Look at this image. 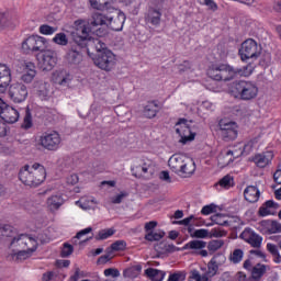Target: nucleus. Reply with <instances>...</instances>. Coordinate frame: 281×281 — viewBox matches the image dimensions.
Wrapping results in <instances>:
<instances>
[{
  "label": "nucleus",
  "mask_w": 281,
  "mask_h": 281,
  "mask_svg": "<svg viewBox=\"0 0 281 281\" xmlns=\"http://www.w3.org/2000/svg\"><path fill=\"white\" fill-rule=\"evenodd\" d=\"M18 177L23 186L38 188L45 181L47 173L45 172V167L41 164H34L33 166L24 165L19 170Z\"/></svg>",
  "instance_id": "f257e3e1"
},
{
  "label": "nucleus",
  "mask_w": 281,
  "mask_h": 281,
  "mask_svg": "<svg viewBox=\"0 0 281 281\" xmlns=\"http://www.w3.org/2000/svg\"><path fill=\"white\" fill-rule=\"evenodd\" d=\"M207 76L213 80L228 82V80H234L236 76H247V67L234 69L229 65L212 64L207 69Z\"/></svg>",
  "instance_id": "f03ea898"
},
{
  "label": "nucleus",
  "mask_w": 281,
  "mask_h": 281,
  "mask_svg": "<svg viewBox=\"0 0 281 281\" xmlns=\"http://www.w3.org/2000/svg\"><path fill=\"white\" fill-rule=\"evenodd\" d=\"M93 63L103 71H111L115 65V54L106 49V44L101 43L99 40H97V55L93 58Z\"/></svg>",
  "instance_id": "7ed1b4c3"
},
{
  "label": "nucleus",
  "mask_w": 281,
  "mask_h": 281,
  "mask_svg": "<svg viewBox=\"0 0 281 281\" xmlns=\"http://www.w3.org/2000/svg\"><path fill=\"white\" fill-rule=\"evenodd\" d=\"M196 131H199V126H196L194 122L188 121L187 119H179V121L176 123V133L180 137V144L194 142Z\"/></svg>",
  "instance_id": "20e7f679"
},
{
  "label": "nucleus",
  "mask_w": 281,
  "mask_h": 281,
  "mask_svg": "<svg viewBox=\"0 0 281 281\" xmlns=\"http://www.w3.org/2000/svg\"><path fill=\"white\" fill-rule=\"evenodd\" d=\"M61 143L63 138L57 131H47L40 136V146L45 150H58Z\"/></svg>",
  "instance_id": "39448f33"
},
{
  "label": "nucleus",
  "mask_w": 281,
  "mask_h": 281,
  "mask_svg": "<svg viewBox=\"0 0 281 281\" xmlns=\"http://www.w3.org/2000/svg\"><path fill=\"white\" fill-rule=\"evenodd\" d=\"M47 38L38 35H32L22 43V49L25 54H30V52H41L42 54V52L47 49Z\"/></svg>",
  "instance_id": "423d86ee"
},
{
  "label": "nucleus",
  "mask_w": 281,
  "mask_h": 281,
  "mask_svg": "<svg viewBox=\"0 0 281 281\" xmlns=\"http://www.w3.org/2000/svg\"><path fill=\"white\" fill-rule=\"evenodd\" d=\"M260 54H262V46L260 43L255 38H247V60L248 65H252L250 69H248L249 74L254 72V67H256L254 64L260 58Z\"/></svg>",
  "instance_id": "0eeeda50"
},
{
  "label": "nucleus",
  "mask_w": 281,
  "mask_h": 281,
  "mask_svg": "<svg viewBox=\"0 0 281 281\" xmlns=\"http://www.w3.org/2000/svg\"><path fill=\"white\" fill-rule=\"evenodd\" d=\"M220 135L223 142H234V139L238 137V125L236 124V122L221 120Z\"/></svg>",
  "instance_id": "6e6552de"
},
{
  "label": "nucleus",
  "mask_w": 281,
  "mask_h": 281,
  "mask_svg": "<svg viewBox=\"0 0 281 281\" xmlns=\"http://www.w3.org/2000/svg\"><path fill=\"white\" fill-rule=\"evenodd\" d=\"M74 30L75 32L71 33L72 42L87 44L89 41V26H87V21L76 20Z\"/></svg>",
  "instance_id": "1a4fd4ad"
},
{
  "label": "nucleus",
  "mask_w": 281,
  "mask_h": 281,
  "mask_svg": "<svg viewBox=\"0 0 281 281\" xmlns=\"http://www.w3.org/2000/svg\"><path fill=\"white\" fill-rule=\"evenodd\" d=\"M87 47V44L81 42H70L66 59L70 65H79L82 60V49Z\"/></svg>",
  "instance_id": "9d476101"
},
{
  "label": "nucleus",
  "mask_w": 281,
  "mask_h": 281,
  "mask_svg": "<svg viewBox=\"0 0 281 281\" xmlns=\"http://www.w3.org/2000/svg\"><path fill=\"white\" fill-rule=\"evenodd\" d=\"M0 117L3 122H7V124H16L20 114L16 109L8 105V103L0 98Z\"/></svg>",
  "instance_id": "9b49d317"
},
{
  "label": "nucleus",
  "mask_w": 281,
  "mask_h": 281,
  "mask_svg": "<svg viewBox=\"0 0 281 281\" xmlns=\"http://www.w3.org/2000/svg\"><path fill=\"white\" fill-rule=\"evenodd\" d=\"M37 60L43 71H52L56 67L57 58L54 50H43L37 55Z\"/></svg>",
  "instance_id": "f8f14e48"
},
{
  "label": "nucleus",
  "mask_w": 281,
  "mask_h": 281,
  "mask_svg": "<svg viewBox=\"0 0 281 281\" xmlns=\"http://www.w3.org/2000/svg\"><path fill=\"white\" fill-rule=\"evenodd\" d=\"M9 95L18 104L27 99V87L21 82L12 83L9 89Z\"/></svg>",
  "instance_id": "ddd939ff"
},
{
  "label": "nucleus",
  "mask_w": 281,
  "mask_h": 281,
  "mask_svg": "<svg viewBox=\"0 0 281 281\" xmlns=\"http://www.w3.org/2000/svg\"><path fill=\"white\" fill-rule=\"evenodd\" d=\"M12 82V70L5 64H0V93H5Z\"/></svg>",
  "instance_id": "4468645a"
},
{
  "label": "nucleus",
  "mask_w": 281,
  "mask_h": 281,
  "mask_svg": "<svg viewBox=\"0 0 281 281\" xmlns=\"http://www.w3.org/2000/svg\"><path fill=\"white\" fill-rule=\"evenodd\" d=\"M229 91L233 98H237L238 100H247V81H235L231 86Z\"/></svg>",
  "instance_id": "2eb2a0df"
},
{
  "label": "nucleus",
  "mask_w": 281,
  "mask_h": 281,
  "mask_svg": "<svg viewBox=\"0 0 281 281\" xmlns=\"http://www.w3.org/2000/svg\"><path fill=\"white\" fill-rule=\"evenodd\" d=\"M36 78V65L32 61H24L23 74L21 76L22 82L25 85H32Z\"/></svg>",
  "instance_id": "dca6fc26"
},
{
  "label": "nucleus",
  "mask_w": 281,
  "mask_h": 281,
  "mask_svg": "<svg viewBox=\"0 0 281 281\" xmlns=\"http://www.w3.org/2000/svg\"><path fill=\"white\" fill-rule=\"evenodd\" d=\"M124 21H126V15L124 13H117L116 16L108 15L106 26L114 32H122L124 27Z\"/></svg>",
  "instance_id": "f3484780"
},
{
  "label": "nucleus",
  "mask_w": 281,
  "mask_h": 281,
  "mask_svg": "<svg viewBox=\"0 0 281 281\" xmlns=\"http://www.w3.org/2000/svg\"><path fill=\"white\" fill-rule=\"evenodd\" d=\"M195 171L196 164L192 158L187 157L184 162H182L180 171H178V177H182V179H188L189 177H192V175H194Z\"/></svg>",
  "instance_id": "a211bd4d"
},
{
  "label": "nucleus",
  "mask_w": 281,
  "mask_h": 281,
  "mask_svg": "<svg viewBox=\"0 0 281 281\" xmlns=\"http://www.w3.org/2000/svg\"><path fill=\"white\" fill-rule=\"evenodd\" d=\"M205 247H207V241L194 239L187 243L183 249H192L193 251H198L199 256H202V258H207V250H204Z\"/></svg>",
  "instance_id": "6ab92c4d"
},
{
  "label": "nucleus",
  "mask_w": 281,
  "mask_h": 281,
  "mask_svg": "<svg viewBox=\"0 0 281 281\" xmlns=\"http://www.w3.org/2000/svg\"><path fill=\"white\" fill-rule=\"evenodd\" d=\"M188 157L181 155V154H175L172 155L168 160V166L172 172L176 175H179V171L181 170L186 159Z\"/></svg>",
  "instance_id": "aec40b11"
},
{
  "label": "nucleus",
  "mask_w": 281,
  "mask_h": 281,
  "mask_svg": "<svg viewBox=\"0 0 281 281\" xmlns=\"http://www.w3.org/2000/svg\"><path fill=\"white\" fill-rule=\"evenodd\" d=\"M145 21L158 27L161 24V10L150 7L145 15Z\"/></svg>",
  "instance_id": "412c9836"
},
{
  "label": "nucleus",
  "mask_w": 281,
  "mask_h": 281,
  "mask_svg": "<svg viewBox=\"0 0 281 281\" xmlns=\"http://www.w3.org/2000/svg\"><path fill=\"white\" fill-rule=\"evenodd\" d=\"M271 159H273V154L267 153V154H258L249 158V161H252V164H255L257 168H267V166L271 164Z\"/></svg>",
  "instance_id": "4be33fe9"
},
{
  "label": "nucleus",
  "mask_w": 281,
  "mask_h": 281,
  "mask_svg": "<svg viewBox=\"0 0 281 281\" xmlns=\"http://www.w3.org/2000/svg\"><path fill=\"white\" fill-rule=\"evenodd\" d=\"M240 155H243V151L234 156V150L225 149L224 153L218 156V166H221V168H226V166L234 164V159L240 157Z\"/></svg>",
  "instance_id": "5701e85b"
},
{
  "label": "nucleus",
  "mask_w": 281,
  "mask_h": 281,
  "mask_svg": "<svg viewBox=\"0 0 281 281\" xmlns=\"http://www.w3.org/2000/svg\"><path fill=\"white\" fill-rule=\"evenodd\" d=\"M33 88L41 100L49 98V83L45 81H35Z\"/></svg>",
  "instance_id": "b1692460"
},
{
  "label": "nucleus",
  "mask_w": 281,
  "mask_h": 281,
  "mask_svg": "<svg viewBox=\"0 0 281 281\" xmlns=\"http://www.w3.org/2000/svg\"><path fill=\"white\" fill-rule=\"evenodd\" d=\"M74 80V75L69 74L67 70H61L55 76V83L60 87H69Z\"/></svg>",
  "instance_id": "393cba45"
},
{
  "label": "nucleus",
  "mask_w": 281,
  "mask_h": 281,
  "mask_svg": "<svg viewBox=\"0 0 281 281\" xmlns=\"http://www.w3.org/2000/svg\"><path fill=\"white\" fill-rule=\"evenodd\" d=\"M158 113H159V104L157 103V101H149L144 106L143 115L148 120H153V117H157Z\"/></svg>",
  "instance_id": "a878e982"
},
{
  "label": "nucleus",
  "mask_w": 281,
  "mask_h": 281,
  "mask_svg": "<svg viewBox=\"0 0 281 281\" xmlns=\"http://www.w3.org/2000/svg\"><path fill=\"white\" fill-rule=\"evenodd\" d=\"M109 21V15H104L100 12H94L91 14L89 20V25L91 27H100V25H106Z\"/></svg>",
  "instance_id": "bb28decb"
},
{
  "label": "nucleus",
  "mask_w": 281,
  "mask_h": 281,
  "mask_svg": "<svg viewBox=\"0 0 281 281\" xmlns=\"http://www.w3.org/2000/svg\"><path fill=\"white\" fill-rule=\"evenodd\" d=\"M268 267L262 263H257L255 267L251 269V276L248 279V281H260L262 276L267 273Z\"/></svg>",
  "instance_id": "cd10ccee"
},
{
  "label": "nucleus",
  "mask_w": 281,
  "mask_h": 281,
  "mask_svg": "<svg viewBox=\"0 0 281 281\" xmlns=\"http://www.w3.org/2000/svg\"><path fill=\"white\" fill-rule=\"evenodd\" d=\"M25 234H21L18 236H14L10 243V249L12 251H19L20 249H25Z\"/></svg>",
  "instance_id": "c85d7f7f"
},
{
  "label": "nucleus",
  "mask_w": 281,
  "mask_h": 281,
  "mask_svg": "<svg viewBox=\"0 0 281 281\" xmlns=\"http://www.w3.org/2000/svg\"><path fill=\"white\" fill-rule=\"evenodd\" d=\"M247 244L255 247V249H260V245H262V236L256 234V232L251 229H247Z\"/></svg>",
  "instance_id": "c756f323"
},
{
  "label": "nucleus",
  "mask_w": 281,
  "mask_h": 281,
  "mask_svg": "<svg viewBox=\"0 0 281 281\" xmlns=\"http://www.w3.org/2000/svg\"><path fill=\"white\" fill-rule=\"evenodd\" d=\"M278 203L273 202V200H269L259 209V216H269L273 214V210H278Z\"/></svg>",
  "instance_id": "7c9ffc66"
},
{
  "label": "nucleus",
  "mask_w": 281,
  "mask_h": 281,
  "mask_svg": "<svg viewBox=\"0 0 281 281\" xmlns=\"http://www.w3.org/2000/svg\"><path fill=\"white\" fill-rule=\"evenodd\" d=\"M64 203L63 196L58 194L49 196L46 201V205L50 212L58 210Z\"/></svg>",
  "instance_id": "2f4dec72"
},
{
  "label": "nucleus",
  "mask_w": 281,
  "mask_h": 281,
  "mask_svg": "<svg viewBox=\"0 0 281 281\" xmlns=\"http://www.w3.org/2000/svg\"><path fill=\"white\" fill-rule=\"evenodd\" d=\"M32 256V251H29L26 249H20V250H12L11 254H9L8 258L11 260H15V262H19V260H27Z\"/></svg>",
  "instance_id": "473e14b6"
},
{
  "label": "nucleus",
  "mask_w": 281,
  "mask_h": 281,
  "mask_svg": "<svg viewBox=\"0 0 281 281\" xmlns=\"http://www.w3.org/2000/svg\"><path fill=\"white\" fill-rule=\"evenodd\" d=\"M145 273L147 278H150L151 281H164V278H166V272L155 268L146 269Z\"/></svg>",
  "instance_id": "72a5a7b5"
},
{
  "label": "nucleus",
  "mask_w": 281,
  "mask_h": 281,
  "mask_svg": "<svg viewBox=\"0 0 281 281\" xmlns=\"http://www.w3.org/2000/svg\"><path fill=\"white\" fill-rule=\"evenodd\" d=\"M215 186H220V188H223L224 190H229L236 186L234 182V176L226 175L223 178L218 180V182Z\"/></svg>",
  "instance_id": "f704fd0d"
},
{
  "label": "nucleus",
  "mask_w": 281,
  "mask_h": 281,
  "mask_svg": "<svg viewBox=\"0 0 281 281\" xmlns=\"http://www.w3.org/2000/svg\"><path fill=\"white\" fill-rule=\"evenodd\" d=\"M24 239H26L24 241V249H26V251H31V254H34L38 247V241L27 234H24Z\"/></svg>",
  "instance_id": "c9c22d12"
},
{
  "label": "nucleus",
  "mask_w": 281,
  "mask_h": 281,
  "mask_svg": "<svg viewBox=\"0 0 281 281\" xmlns=\"http://www.w3.org/2000/svg\"><path fill=\"white\" fill-rule=\"evenodd\" d=\"M262 225L268 228L269 234H281V224L276 221H263Z\"/></svg>",
  "instance_id": "e433bc0d"
},
{
  "label": "nucleus",
  "mask_w": 281,
  "mask_h": 281,
  "mask_svg": "<svg viewBox=\"0 0 281 281\" xmlns=\"http://www.w3.org/2000/svg\"><path fill=\"white\" fill-rule=\"evenodd\" d=\"M247 194H248V203H258V199H260V190L256 188L255 186H250L247 188Z\"/></svg>",
  "instance_id": "4c0bfd02"
},
{
  "label": "nucleus",
  "mask_w": 281,
  "mask_h": 281,
  "mask_svg": "<svg viewBox=\"0 0 281 281\" xmlns=\"http://www.w3.org/2000/svg\"><path fill=\"white\" fill-rule=\"evenodd\" d=\"M267 249L269 251V254H271L272 258H273V262H276L277 265L281 263V255H280V250L278 249V246H276L274 244H267Z\"/></svg>",
  "instance_id": "58836bf2"
},
{
  "label": "nucleus",
  "mask_w": 281,
  "mask_h": 281,
  "mask_svg": "<svg viewBox=\"0 0 281 281\" xmlns=\"http://www.w3.org/2000/svg\"><path fill=\"white\" fill-rule=\"evenodd\" d=\"M93 203H95V200L93 198L83 196L79 201L76 202L81 210H91Z\"/></svg>",
  "instance_id": "ea45409f"
},
{
  "label": "nucleus",
  "mask_w": 281,
  "mask_h": 281,
  "mask_svg": "<svg viewBox=\"0 0 281 281\" xmlns=\"http://www.w3.org/2000/svg\"><path fill=\"white\" fill-rule=\"evenodd\" d=\"M53 43H55V45H60L61 47H66V45H69V38H67V34L65 33H57L53 37Z\"/></svg>",
  "instance_id": "a19ab883"
},
{
  "label": "nucleus",
  "mask_w": 281,
  "mask_h": 281,
  "mask_svg": "<svg viewBox=\"0 0 281 281\" xmlns=\"http://www.w3.org/2000/svg\"><path fill=\"white\" fill-rule=\"evenodd\" d=\"M216 273H218V263H216V257H213L207 265L206 274L209 276V278H214Z\"/></svg>",
  "instance_id": "79ce46f5"
},
{
  "label": "nucleus",
  "mask_w": 281,
  "mask_h": 281,
  "mask_svg": "<svg viewBox=\"0 0 281 281\" xmlns=\"http://www.w3.org/2000/svg\"><path fill=\"white\" fill-rule=\"evenodd\" d=\"M245 257V252L243 251V249H235L231 256H229V260L231 262H233V265H238L239 262L243 261V258Z\"/></svg>",
  "instance_id": "37998d69"
},
{
  "label": "nucleus",
  "mask_w": 281,
  "mask_h": 281,
  "mask_svg": "<svg viewBox=\"0 0 281 281\" xmlns=\"http://www.w3.org/2000/svg\"><path fill=\"white\" fill-rule=\"evenodd\" d=\"M38 32L44 36H52L53 34H56V32H58V27L50 26L48 24H42L38 29Z\"/></svg>",
  "instance_id": "c03bdc74"
},
{
  "label": "nucleus",
  "mask_w": 281,
  "mask_h": 281,
  "mask_svg": "<svg viewBox=\"0 0 281 281\" xmlns=\"http://www.w3.org/2000/svg\"><path fill=\"white\" fill-rule=\"evenodd\" d=\"M166 236L165 232H149L145 235V240H148L149 243H155L157 240H161Z\"/></svg>",
  "instance_id": "a18cd8bd"
},
{
  "label": "nucleus",
  "mask_w": 281,
  "mask_h": 281,
  "mask_svg": "<svg viewBox=\"0 0 281 281\" xmlns=\"http://www.w3.org/2000/svg\"><path fill=\"white\" fill-rule=\"evenodd\" d=\"M114 234H115L114 228L101 229L95 236V240H106V238H111V236H113Z\"/></svg>",
  "instance_id": "49530a36"
},
{
  "label": "nucleus",
  "mask_w": 281,
  "mask_h": 281,
  "mask_svg": "<svg viewBox=\"0 0 281 281\" xmlns=\"http://www.w3.org/2000/svg\"><path fill=\"white\" fill-rule=\"evenodd\" d=\"M223 245H225L223 239H213L207 244V249L211 251V254H214V251H218Z\"/></svg>",
  "instance_id": "de8ad7c7"
},
{
  "label": "nucleus",
  "mask_w": 281,
  "mask_h": 281,
  "mask_svg": "<svg viewBox=\"0 0 281 281\" xmlns=\"http://www.w3.org/2000/svg\"><path fill=\"white\" fill-rule=\"evenodd\" d=\"M189 234H191L192 238H207V236H210V231L200 228L192 232L189 227Z\"/></svg>",
  "instance_id": "09e8293b"
},
{
  "label": "nucleus",
  "mask_w": 281,
  "mask_h": 281,
  "mask_svg": "<svg viewBox=\"0 0 281 281\" xmlns=\"http://www.w3.org/2000/svg\"><path fill=\"white\" fill-rule=\"evenodd\" d=\"M0 234L7 238H14V234H16V232L14 231V227L5 224L0 228Z\"/></svg>",
  "instance_id": "8fccbe9b"
},
{
  "label": "nucleus",
  "mask_w": 281,
  "mask_h": 281,
  "mask_svg": "<svg viewBox=\"0 0 281 281\" xmlns=\"http://www.w3.org/2000/svg\"><path fill=\"white\" fill-rule=\"evenodd\" d=\"M258 97V86L256 83L248 82L247 86V100H254Z\"/></svg>",
  "instance_id": "3c124183"
},
{
  "label": "nucleus",
  "mask_w": 281,
  "mask_h": 281,
  "mask_svg": "<svg viewBox=\"0 0 281 281\" xmlns=\"http://www.w3.org/2000/svg\"><path fill=\"white\" fill-rule=\"evenodd\" d=\"M72 254L74 246H71V244L65 243L60 252L61 258H69V256H71Z\"/></svg>",
  "instance_id": "603ef678"
},
{
  "label": "nucleus",
  "mask_w": 281,
  "mask_h": 281,
  "mask_svg": "<svg viewBox=\"0 0 281 281\" xmlns=\"http://www.w3.org/2000/svg\"><path fill=\"white\" fill-rule=\"evenodd\" d=\"M32 113L30 112V110H26L23 123H22V128H24L25 131H27L29 128H32Z\"/></svg>",
  "instance_id": "864d4df0"
},
{
  "label": "nucleus",
  "mask_w": 281,
  "mask_h": 281,
  "mask_svg": "<svg viewBox=\"0 0 281 281\" xmlns=\"http://www.w3.org/2000/svg\"><path fill=\"white\" fill-rule=\"evenodd\" d=\"M224 236H227V232L221 228H212L211 232H209L210 238H223Z\"/></svg>",
  "instance_id": "5fc2aeb1"
},
{
  "label": "nucleus",
  "mask_w": 281,
  "mask_h": 281,
  "mask_svg": "<svg viewBox=\"0 0 281 281\" xmlns=\"http://www.w3.org/2000/svg\"><path fill=\"white\" fill-rule=\"evenodd\" d=\"M126 249V241L124 240H116L111 245L112 251H124Z\"/></svg>",
  "instance_id": "6e6d98bb"
},
{
  "label": "nucleus",
  "mask_w": 281,
  "mask_h": 281,
  "mask_svg": "<svg viewBox=\"0 0 281 281\" xmlns=\"http://www.w3.org/2000/svg\"><path fill=\"white\" fill-rule=\"evenodd\" d=\"M133 271H135V273H142V266L140 265H136V266H132L130 268H127L124 271V276H126L127 278H133Z\"/></svg>",
  "instance_id": "4d7b16f0"
},
{
  "label": "nucleus",
  "mask_w": 281,
  "mask_h": 281,
  "mask_svg": "<svg viewBox=\"0 0 281 281\" xmlns=\"http://www.w3.org/2000/svg\"><path fill=\"white\" fill-rule=\"evenodd\" d=\"M105 278H120V270L115 268H108L104 270Z\"/></svg>",
  "instance_id": "13d9d810"
},
{
  "label": "nucleus",
  "mask_w": 281,
  "mask_h": 281,
  "mask_svg": "<svg viewBox=\"0 0 281 281\" xmlns=\"http://www.w3.org/2000/svg\"><path fill=\"white\" fill-rule=\"evenodd\" d=\"M186 274L183 272L171 273L167 281H184Z\"/></svg>",
  "instance_id": "bf43d9fd"
},
{
  "label": "nucleus",
  "mask_w": 281,
  "mask_h": 281,
  "mask_svg": "<svg viewBox=\"0 0 281 281\" xmlns=\"http://www.w3.org/2000/svg\"><path fill=\"white\" fill-rule=\"evenodd\" d=\"M126 196H128V193L121 192L120 194L113 196L111 201L114 205H119L120 203H122V201H124V199H126Z\"/></svg>",
  "instance_id": "052dcab7"
},
{
  "label": "nucleus",
  "mask_w": 281,
  "mask_h": 281,
  "mask_svg": "<svg viewBox=\"0 0 281 281\" xmlns=\"http://www.w3.org/2000/svg\"><path fill=\"white\" fill-rule=\"evenodd\" d=\"M238 55L240 56L241 60L245 63L247 60V41L241 43V47L238 50Z\"/></svg>",
  "instance_id": "680f3d73"
},
{
  "label": "nucleus",
  "mask_w": 281,
  "mask_h": 281,
  "mask_svg": "<svg viewBox=\"0 0 281 281\" xmlns=\"http://www.w3.org/2000/svg\"><path fill=\"white\" fill-rule=\"evenodd\" d=\"M212 223L215 225H227V221L223 220V215L216 214L211 217Z\"/></svg>",
  "instance_id": "e2e57ef3"
},
{
  "label": "nucleus",
  "mask_w": 281,
  "mask_h": 281,
  "mask_svg": "<svg viewBox=\"0 0 281 281\" xmlns=\"http://www.w3.org/2000/svg\"><path fill=\"white\" fill-rule=\"evenodd\" d=\"M214 210H216L214 204L205 205L202 207L201 214H203V216H210V214H213Z\"/></svg>",
  "instance_id": "0e129e2a"
},
{
  "label": "nucleus",
  "mask_w": 281,
  "mask_h": 281,
  "mask_svg": "<svg viewBox=\"0 0 281 281\" xmlns=\"http://www.w3.org/2000/svg\"><path fill=\"white\" fill-rule=\"evenodd\" d=\"M10 133V130H8V124H5V121L0 120V137H5Z\"/></svg>",
  "instance_id": "69168bd1"
},
{
  "label": "nucleus",
  "mask_w": 281,
  "mask_h": 281,
  "mask_svg": "<svg viewBox=\"0 0 281 281\" xmlns=\"http://www.w3.org/2000/svg\"><path fill=\"white\" fill-rule=\"evenodd\" d=\"M249 27H250V31H249L250 36H254L255 38H260V29L254 27V24H249Z\"/></svg>",
  "instance_id": "338daca9"
},
{
  "label": "nucleus",
  "mask_w": 281,
  "mask_h": 281,
  "mask_svg": "<svg viewBox=\"0 0 281 281\" xmlns=\"http://www.w3.org/2000/svg\"><path fill=\"white\" fill-rule=\"evenodd\" d=\"M155 227H157V222L156 221H151L145 224V232L150 233L153 232V229H155Z\"/></svg>",
  "instance_id": "774afa93"
}]
</instances>
